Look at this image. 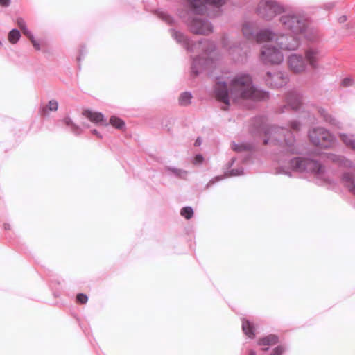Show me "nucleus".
Instances as JSON below:
<instances>
[{
  "mask_svg": "<svg viewBox=\"0 0 355 355\" xmlns=\"http://www.w3.org/2000/svg\"><path fill=\"white\" fill-rule=\"evenodd\" d=\"M257 30L254 25L251 22H245L242 26V32L244 37L250 40H253Z\"/></svg>",
  "mask_w": 355,
  "mask_h": 355,
  "instance_id": "26",
  "label": "nucleus"
},
{
  "mask_svg": "<svg viewBox=\"0 0 355 355\" xmlns=\"http://www.w3.org/2000/svg\"><path fill=\"white\" fill-rule=\"evenodd\" d=\"M278 173H284L285 175H287L288 176H291V172L289 171H284L282 168H279Z\"/></svg>",
  "mask_w": 355,
  "mask_h": 355,
  "instance_id": "46",
  "label": "nucleus"
},
{
  "mask_svg": "<svg viewBox=\"0 0 355 355\" xmlns=\"http://www.w3.org/2000/svg\"><path fill=\"white\" fill-rule=\"evenodd\" d=\"M341 182L346 187L348 191L355 196V176L354 174L345 172L341 178Z\"/></svg>",
  "mask_w": 355,
  "mask_h": 355,
  "instance_id": "23",
  "label": "nucleus"
},
{
  "mask_svg": "<svg viewBox=\"0 0 355 355\" xmlns=\"http://www.w3.org/2000/svg\"><path fill=\"white\" fill-rule=\"evenodd\" d=\"M279 343V337L275 334H269L259 338L257 344L261 347V351L267 352L269 350V346H272Z\"/></svg>",
  "mask_w": 355,
  "mask_h": 355,
  "instance_id": "20",
  "label": "nucleus"
},
{
  "mask_svg": "<svg viewBox=\"0 0 355 355\" xmlns=\"http://www.w3.org/2000/svg\"><path fill=\"white\" fill-rule=\"evenodd\" d=\"M275 42L279 49L288 51L296 50L301 44L299 37L292 33L276 35Z\"/></svg>",
  "mask_w": 355,
  "mask_h": 355,
  "instance_id": "12",
  "label": "nucleus"
},
{
  "mask_svg": "<svg viewBox=\"0 0 355 355\" xmlns=\"http://www.w3.org/2000/svg\"><path fill=\"white\" fill-rule=\"evenodd\" d=\"M83 125H84L85 127H87V128H88V127H89V125H85V124H83Z\"/></svg>",
  "mask_w": 355,
  "mask_h": 355,
  "instance_id": "52",
  "label": "nucleus"
},
{
  "mask_svg": "<svg viewBox=\"0 0 355 355\" xmlns=\"http://www.w3.org/2000/svg\"><path fill=\"white\" fill-rule=\"evenodd\" d=\"M254 146L252 144H236L234 141L232 142V149L240 153L237 157H232L230 162L226 165L227 171L223 175H218L209 180L206 185V188H209L216 182H219L227 177L241 176L245 174L244 168L240 166L239 164H246L252 159V152Z\"/></svg>",
  "mask_w": 355,
  "mask_h": 355,
  "instance_id": "3",
  "label": "nucleus"
},
{
  "mask_svg": "<svg viewBox=\"0 0 355 355\" xmlns=\"http://www.w3.org/2000/svg\"><path fill=\"white\" fill-rule=\"evenodd\" d=\"M180 214L187 220L191 219L193 216V210L191 207L187 206L182 208Z\"/></svg>",
  "mask_w": 355,
  "mask_h": 355,
  "instance_id": "35",
  "label": "nucleus"
},
{
  "mask_svg": "<svg viewBox=\"0 0 355 355\" xmlns=\"http://www.w3.org/2000/svg\"><path fill=\"white\" fill-rule=\"evenodd\" d=\"M87 54V50L85 46H82L79 50V55L77 57L78 62H80L82 59L84 58L85 55Z\"/></svg>",
  "mask_w": 355,
  "mask_h": 355,
  "instance_id": "39",
  "label": "nucleus"
},
{
  "mask_svg": "<svg viewBox=\"0 0 355 355\" xmlns=\"http://www.w3.org/2000/svg\"><path fill=\"white\" fill-rule=\"evenodd\" d=\"M231 41L227 35H223L222 38V45L223 48L227 49L230 55L236 62H244L250 53V49L245 43H239L230 45Z\"/></svg>",
  "mask_w": 355,
  "mask_h": 355,
  "instance_id": "11",
  "label": "nucleus"
},
{
  "mask_svg": "<svg viewBox=\"0 0 355 355\" xmlns=\"http://www.w3.org/2000/svg\"><path fill=\"white\" fill-rule=\"evenodd\" d=\"M340 137L341 141L349 148L355 150V139L354 135L340 134Z\"/></svg>",
  "mask_w": 355,
  "mask_h": 355,
  "instance_id": "29",
  "label": "nucleus"
},
{
  "mask_svg": "<svg viewBox=\"0 0 355 355\" xmlns=\"http://www.w3.org/2000/svg\"><path fill=\"white\" fill-rule=\"evenodd\" d=\"M288 166L294 171L310 173L318 178L327 181L324 177L325 168L320 161L315 159L295 157L289 159Z\"/></svg>",
  "mask_w": 355,
  "mask_h": 355,
  "instance_id": "7",
  "label": "nucleus"
},
{
  "mask_svg": "<svg viewBox=\"0 0 355 355\" xmlns=\"http://www.w3.org/2000/svg\"><path fill=\"white\" fill-rule=\"evenodd\" d=\"M245 355H257L255 349L252 348H247Z\"/></svg>",
  "mask_w": 355,
  "mask_h": 355,
  "instance_id": "44",
  "label": "nucleus"
},
{
  "mask_svg": "<svg viewBox=\"0 0 355 355\" xmlns=\"http://www.w3.org/2000/svg\"><path fill=\"white\" fill-rule=\"evenodd\" d=\"M62 121L66 126L70 128L74 135H79L82 132L81 128L76 124L69 116H65Z\"/></svg>",
  "mask_w": 355,
  "mask_h": 355,
  "instance_id": "27",
  "label": "nucleus"
},
{
  "mask_svg": "<svg viewBox=\"0 0 355 355\" xmlns=\"http://www.w3.org/2000/svg\"><path fill=\"white\" fill-rule=\"evenodd\" d=\"M58 109V102L56 100H50L46 105L40 106L39 112L43 116L49 115V111L55 112Z\"/></svg>",
  "mask_w": 355,
  "mask_h": 355,
  "instance_id": "25",
  "label": "nucleus"
},
{
  "mask_svg": "<svg viewBox=\"0 0 355 355\" xmlns=\"http://www.w3.org/2000/svg\"><path fill=\"white\" fill-rule=\"evenodd\" d=\"M287 349L288 347L286 345H279L271 350L269 355H282Z\"/></svg>",
  "mask_w": 355,
  "mask_h": 355,
  "instance_id": "34",
  "label": "nucleus"
},
{
  "mask_svg": "<svg viewBox=\"0 0 355 355\" xmlns=\"http://www.w3.org/2000/svg\"><path fill=\"white\" fill-rule=\"evenodd\" d=\"M204 160V157L201 154L196 155L193 160V164L195 165H198L202 163Z\"/></svg>",
  "mask_w": 355,
  "mask_h": 355,
  "instance_id": "41",
  "label": "nucleus"
},
{
  "mask_svg": "<svg viewBox=\"0 0 355 355\" xmlns=\"http://www.w3.org/2000/svg\"><path fill=\"white\" fill-rule=\"evenodd\" d=\"M242 324L241 328L243 334L251 340L255 338L257 335V325L253 322L246 318L241 319Z\"/></svg>",
  "mask_w": 355,
  "mask_h": 355,
  "instance_id": "21",
  "label": "nucleus"
},
{
  "mask_svg": "<svg viewBox=\"0 0 355 355\" xmlns=\"http://www.w3.org/2000/svg\"><path fill=\"white\" fill-rule=\"evenodd\" d=\"M10 0H0V4L2 6L8 7L10 4Z\"/></svg>",
  "mask_w": 355,
  "mask_h": 355,
  "instance_id": "45",
  "label": "nucleus"
},
{
  "mask_svg": "<svg viewBox=\"0 0 355 355\" xmlns=\"http://www.w3.org/2000/svg\"><path fill=\"white\" fill-rule=\"evenodd\" d=\"M202 144V139L200 137H198L195 141V146H199Z\"/></svg>",
  "mask_w": 355,
  "mask_h": 355,
  "instance_id": "49",
  "label": "nucleus"
},
{
  "mask_svg": "<svg viewBox=\"0 0 355 355\" xmlns=\"http://www.w3.org/2000/svg\"><path fill=\"white\" fill-rule=\"evenodd\" d=\"M21 37V33L20 31L17 28H13L8 33V40L9 42H10L12 44H15L18 42Z\"/></svg>",
  "mask_w": 355,
  "mask_h": 355,
  "instance_id": "31",
  "label": "nucleus"
},
{
  "mask_svg": "<svg viewBox=\"0 0 355 355\" xmlns=\"http://www.w3.org/2000/svg\"><path fill=\"white\" fill-rule=\"evenodd\" d=\"M88 300V297L84 293H78L76 296L77 302L84 304H86Z\"/></svg>",
  "mask_w": 355,
  "mask_h": 355,
  "instance_id": "38",
  "label": "nucleus"
},
{
  "mask_svg": "<svg viewBox=\"0 0 355 355\" xmlns=\"http://www.w3.org/2000/svg\"><path fill=\"white\" fill-rule=\"evenodd\" d=\"M22 33L26 37H27L29 39V40H31L33 38H35L33 33L28 28L22 31Z\"/></svg>",
  "mask_w": 355,
  "mask_h": 355,
  "instance_id": "42",
  "label": "nucleus"
},
{
  "mask_svg": "<svg viewBox=\"0 0 355 355\" xmlns=\"http://www.w3.org/2000/svg\"><path fill=\"white\" fill-rule=\"evenodd\" d=\"M354 83V80L350 77H346L341 80L340 85L344 87L352 86Z\"/></svg>",
  "mask_w": 355,
  "mask_h": 355,
  "instance_id": "36",
  "label": "nucleus"
},
{
  "mask_svg": "<svg viewBox=\"0 0 355 355\" xmlns=\"http://www.w3.org/2000/svg\"><path fill=\"white\" fill-rule=\"evenodd\" d=\"M275 33L270 28H263L258 30L252 41L257 42H269L275 39Z\"/></svg>",
  "mask_w": 355,
  "mask_h": 355,
  "instance_id": "22",
  "label": "nucleus"
},
{
  "mask_svg": "<svg viewBox=\"0 0 355 355\" xmlns=\"http://www.w3.org/2000/svg\"><path fill=\"white\" fill-rule=\"evenodd\" d=\"M264 79L266 85L273 88L282 87L288 81V76L280 71L274 73L268 71Z\"/></svg>",
  "mask_w": 355,
  "mask_h": 355,
  "instance_id": "15",
  "label": "nucleus"
},
{
  "mask_svg": "<svg viewBox=\"0 0 355 355\" xmlns=\"http://www.w3.org/2000/svg\"><path fill=\"white\" fill-rule=\"evenodd\" d=\"M300 123L297 121H293L290 123V126H291V128L293 130V131H299L300 130Z\"/></svg>",
  "mask_w": 355,
  "mask_h": 355,
  "instance_id": "40",
  "label": "nucleus"
},
{
  "mask_svg": "<svg viewBox=\"0 0 355 355\" xmlns=\"http://www.w3.org/2000/svg\"><path fill=\"white\" fill-rule=\"evenodd\" d=\"M179 15L184 19L190 31L196 35H209L213 32V26L211 23L206 18L200 17L186 16L184 13L180 12Z\"/></svg>",
  "mask_w": 355,
  "mask_h": 355,
  "instance_id": "9",
  "label": "nucleus"
},
{
  "mask_svg": "<svg viewBox=\"0 0 355 355\" xmlns=\"http://www.w3.org/2000/svg\"><path fill=\"white\" fill-rule=\"evenodd\" d=\"M320 51L313 47H309L304 52V57L298 54H292L288 58L289 69L295 73L304 72L308 64L310 67L316 69L318 68V60Z\"/></svg>",
  "mask_w": 355,
  "mask_h": 355,
  "instance_id": "6",
  "label": "nucleus"
},
{
  "mask_svg": "<svg viewBox=\"0 0 355 355\" xmlns=\"http://www.w3.org/2000/svg\"><path fill=\"white\" fill-rule=\"evenodd\" d=\"M214 92L216 99L225 104L224 110H227L230 100L264 101L269 98L268 92L254 85L252 77L245 73L236 74L229 83L217 78Z\"/></svg>",
  "mask_w": 355,
  "mask_h": 355,
  "instance_id": "1",
  "label": "nucleus"
},
{
  "mask_svg": "<svg viewBox=\"0 0 355 355\" xmlns=\"http://www.w3.org/2000/svg\"><path fill=\"white\" fill-rule=\"evenodd\" d=\"M206 8L211 6L215 8L220 9L226 3V0H204ZM208 10V8H207Z\"/></svg>",
  "mask_w": 355,
  "mask_h": 355,
  "instance_id": "33",
  "label": "nucleus"
},
{
  "mask_svg": "<svg viewBox=\"0 0 355 355\" xmlns=\"http://www.w3.org/2000/svg\"><path fill=\"white\" fill-rule=\"evenodd\" d=\"M92 133L94 135H96V137H98V138H102V135L101 134L96 130V129H93L92 130Z\"/></svg>",
  "mask_w": 355,
  "mask_h": 355,
  "instance_id": "47",
  "label": "nucleus"
},
{
  "mask_svg": "<svg viewBox=\"0 0 355 355\" xmlns=\"http://www.w3.org/2000/svg\"><path fill=\"white\" fill-rule=\"evenodd\" d=\"M286 99V105L282 108V112H284L285 110H287L288 107L293 110L297 111L302 106V95L296 90L288 92Z\"/></svg>",
  "mask_w": 355,
  "mask_h": 355,
  "instance_id": "16",
  "label": "nucleus"
},
{
  "mask_svg": "<svg viewBox=\"0 0 355 355\" xmlns=\"http://www.w3.org/2000/svg\"><path fill=\"white\" fill-rule=\"evenodd\" d=\"M286 8L284 5L276 1L262 0L257 6V13L262 19L270 21L277 15L284 13Z\"/></svg>",
  "mask_w": 355,
  "mask_h": 355,
  "instance_id": "8",
  "label": "nucleus"
},
{
  "mask_svg": "<svg viewBox=\"0 0 355 355\" xmlns=\"http://www.w3.org/2000/svg\"><path fill=\"white\" fill-rule=\"evenodd\" d=\"M0 45H2V42L0 41Z\"/></svg>",
  "mask_w": 355,
  "mask_h": 355,
  "instance_id": "53",
  "label": "nucleus"
},
{
  "mask_svg": "<svg viewBox=\"0 0 355 355\" xmlns=\"http://www.w3.org/2000/svg\"><path fill=\"white\" fill-rule=\"evenodd\" d=\"M170 31L172 37L177 43L183 46L188 51L194 52L198 49L207 55L206 58L198 55L192 59L191 76L193 77L197 76L207 68L209 63L212 62L209 56L216 50V44L213 41L207 39H202L198 42L194 43L182 32L173 28H171Z\"/></svg>",
  "mask_w": 355,
  "mask_h": 355,
  "instance_id": "2",
  "label": "nucleus"
},
{
  "mask_svg": "<svg viewBox=\"0 0 355 355\" xmlns=\"http://www.w3.org/2000/svg\"><path fill=\"white\" fill-rule=\"evenodd\" d=\"M157 17L165 21L166 24L169 25H172L174 23V19L173 17H171L170 15H168L167 12L159 10L157 11Z\"/></svg>",
  "mask_w": 355,
  "mask_h": 355,
  "instance_id": "32",
  "label": "nucleus"
},
{
  "mask_svg": "<svg viewBox=\"0 0 355 355\" xmlns=\"http://www.w3.org/2000/svg\"><path fill=\"white\" fill-rule=\"evenodd\" d=\"M320 159L332 162L338 166L344 168H352L354 167V163L352 161L346 158L345 156L336 154L321 153L320 155Z\"/></svg>",
  "mask_w": 355,
  "mask_h": 355,
  "instance_id": "14",
  "label": "nucleus"
},
{
  "mask_svg": "<svg viewBox=\"0 0 355 355\" xmlns=\"http://www.w3.org/2000/svg\"><path fill=\"white\" fill-rule=\"evenodd\" d=\"M346 20H347V17H346L345 15L341 16V17H340V18H339V21H340V23H343V22H345Z\"/></svg>",
  "mask_w": 355,
  "mask_h": 355,
  "instance_id": "50",
  "label": "nucleus"
},
{
  "mask_svg": "<svg viewBox=\"0 0 355 355\" xmlns=\"http://www.w3.org/2000/svg\"><path fill=\"white\" fill-rule=\"evenodd\" d=\"M279 22L283 30L289 31L294 35H303L309 41L317 38L315 31L309 26V21L303 13L296 11H286L279 18Z\"/></svg>",
  "mask_w": 355,
  "mask_h": 355,
  "instance_id": "4",
  "label": "nucleus"
},
{
  "mask_svg": "<svg viewBox=\"0 0 355 355\" xmlns=\"http://www.w3.org/2000/svg\"><path fill=\"white\" fill-rule=\"evenodd\" d=\"M325 6L327 9H330L334 6V4L331 3L327 4Z\"/></svg>",
  "mask_w": 355,
  "mask_h": 355,
  "instance_id": "51",
  "label": "nucleus"
},
{
  "mask_svg": "<svg viewBox=\"0 0 355 355\" xmlns=\"http://www.w3.org/2000/svg\"><path fill=\"white\" fill-rule=\"evenodd\" d=\"M16 24L21 31L28 28L25 20L21 17L17 18Z\"/></svg>",
  "mask_w": 355,
  "mask_h": 355,
  "instance_id": "37",
  "label": "nucleus"
},
{
  "mask_svg": "<svg viewBox=\"0 0 355 355\" xmlns=\"http://www.w3.org/2000/svg\"><path fill=\"white\" fill-rule=\"evenodd\" d=\"M82 115L94 124H100L104 126H107L109 124L107 122L104 114L101 112L94 111L90 109H85L82 112Z\"/></svg>",
  "mask_w": 355,
  "mask_h": 355,
  "instance_id": "18",
  "label": "nucleus"
},
{
  "mask_svg": "<svg viewBox=\"0 0 355 355\" xmlns=\"http://www.w3.org/2000/svg\"><path fill=\"white\" fill-rule=\"evenodd\" d=\"M309 137L311 142L323 148L332 146L336 139L329 130L322 127L313 128L309 131Z\"/></svg>",
  "mask_w": 355,
  "mask_h": 355,
  "instance_id": "10",
  "label": "nucleus"
},
{
  "mask_svg": "<svg viewBox=\"0 0 355 355\" xmlns=\"http://www.w3.org/2000/svg\"><path fill=\"white\" fill-rule=\"evenodd\" d=\"M3 229L6 231L8 230H11V225L10 224L8 223H5L3 224Z\"/></svg>",
  "mask_w": 355,
  "mask_h": 355,
  "instance_id": "48",
  "label": "nucleus"
},
{
  "mask_svg": "<svg viewBox=\"0 0 355 355\" xmlns=\"http://www.w3.org/2000/svg\"><path fill=\"white\" fill-rule=\"evenodd\" d=\"M192 98L193 96L190 92H184L178 98V103L180 106L187 107L191 103Z\"/></svg>",
  "mask_w": 355,
  "mask_h": 355,
  "instance_id": "28",
  "label": "nucleus"
},
{
  "mask_svg": "<svg viewBox=\"0 0 355 355\" xmlns=\"http://www.w3.org/2000/svg\"><path fill=\"white\" fill-rule=\"evenodd\" d=\"M261 58L265 64H279L283 61L284 56L275 46L265 45L261 49Z\"/></svg>",
  "mask_w": 355,
  "mask_h": 355,
  "instance_id": "13",
  "label": "nucleus"
},
{
  "mask_svg": "<svg viewBox=\"0 0 355 355\" xmlns=\"http://www.w3.org/2000/svg\"><path fill=\"white\" fill-rule=\"evenodd\" d=\"M109 123L118 130H123L125 127V121L116 116L110 117Z\"/></svg>",
  "mask_w": 355,
  "mask_h": 355,
  "instance_id": "30",
  "label": "nucleus"
},
{
  "mask_svg": "<svg viewBox=\"0 0 355 355\" xmlns=\"http://www.w3.org/2000/svg\"><path fill=\"white\" fill-rule=\"evenodd\" d=\"M164 170L168 175L173 176L179 179H186L188 175L187 171L174 166H165Z\"/></svg>",
  "mask_w": 355,
  "mask_h": 355,
  "instance_id": "24",
  "label": "nucleus"
},
{
  "mask_svg": "<svg viewBox=\"0 0 355 355\" xmlns=\"http://www.w3.org/2000/svg\"><path fill=\"white\" fill-rule=\"evenodd\" d=\"M317 112L323 121L334 128H341V123L322 107H317Z\"/></svg>",
  "mask_w": 355,
  "mask_h": 355,
  "instance_id": "19",
  "label": "nucleus"
},
{
  "mask_svg": "<svg viewBox=\"0 0 355 355\" xmlns=\"http://www.w3.org/2000/svg\"><path fill=\"white\" fill-rule=\"evenodd\" d=\"M188 11L195 15H204L207 12L204 0H182Z\"/></svg>",
  "mask_w": 355,
  "mask_h": 355,
  "instance_id": "17",
  "label": "nucleus"
},
{
  "mask_svg": "<svg viewBox=\"0 0 355 355\" xmlns=\"http://www.w3.org/2000/svg\"><path fill=\"white\" fill-rule=\"evenodd\" d=\"M266 138L264 144H272L282 147L284 150L292 155L300 154L301 147L296 143L293 133L286 128L268 126L265 129Z\"/></svg>",
  "mask_w": 355,
  "mask_h": 355,
  "instance_id": "5",
  "label": "nucleus"
},
{
  "mask_svg": "<svg viewBox=\"0 0 355 355\" xmlns=\"http://www.w3.org/2000/svg\"><path fill=\"white\" fill-rule=\"evenodd\" d=\"M30 42H31L35 50L40 51L41 49L40 44L39 42L35 40V38H33V40H30Z\"/></svg>",
  "mask_w": 355,
  "mask_h": 355,
  "instance_id": "43",
  "label": "nucleus"
}]
</instances>
